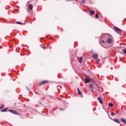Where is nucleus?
Wrapping results in <instances>:
<instances>
[{
	"label": "nucleus",
	"mask_w": 126,
	"mask_h": 126,
	"mask_svg": "<svg viewBox=\"0 0 126 126\" xmlns=\"http://www.w3.org/2000/svg\"><path fill=\"white\" fill-rule=\"evenodd\" d=\"M114 30L115 31V32L118 33V34H121L122 33V30L117 28V27H114Z\"/></svg>",
	"instance_id": "nucleus-1"
},
{
	"label": "nucleus",
	"mask_w": 126,
	"mask_h": 126,
	"mask_svg": "<svg viewBox=\"0 0 126 126\" xmlns=\"http://www.w3.org/2000/svg\"><path fill=\"white\" fill-rule=\"evenodd\" d=\"M97 87H98V85H97L96 83L90 85V88H92V89H96Z\"/></svg>",
	"instance_id": "nucleus-2"
},
{
	"label": "nucleus",
	"mask_w": 126,
	"mask_h": 126,
	"mask_svg": "<svg viewBox=\"0 0 126 126\" xmlns=\"http://www.w3.org/2000/svg\"><path fill=\"white\" fill-rule=\"evenodd\" d=\"M49 82H50L49 81L44 80L42 82H40L39 83V85H42V84H43L44 85H46V84H47V83H49Z\"/></svg>",
	"instance_id": "nucleus-3"
},
{
	"label": "nucleus",
	"mask_w": 126,
	"mask_h": 126,
	"mask_svg": "<svg viewBox=\"0 0 126 126\" xmlns=\"http://www.w3.org/2000/svg\"><path fill=\"white\" fill-rule=\"evenodd\" d=\"M106 42L108 44H111L113 42V39L111 37H108L106 40Z\"/></svg>",
	"instance_id": "nucleus-4"
},
{
	"label": "nucleus",
	"mask_w": 126,
	"mask_h": 126,
	"mask_svg": "<svg viewBox=\"0 0 126 126\" xmlns=\"http://www.w3.org/2000/svg\"><path fill=\"white\" fill-rule=\"evenodd\" d=\"M8 112H10V113H12V114H14L15 115H18L17 111L13 110L12 109L9 110Z\"/></svg>",
	"instance_id": "nucleus-5"
},
{
	"label": "nucleus",
	"mask_w": 126,
	"mask_h": 126,
	"mask_svg": "<svg viewBox=\"0 0 126 126\" xmlns=\"http://www.w3.org/2000/svg\"><path fill=\"white\" fill-rule=\"evenodd\" d=\"M86 77H87L88 79H87L86 78L85 79V83H90V80H91V79L89 78V77L86 76Z\"/></svg>",
	"instance_id": "nucleus-6"
},
{
	"label": "nucleus",
	"mask_w": 126,
	"mask_h": 126,
	"mask_svg": "<svg viewBox=\"0 0 126 126\" xmlns=\"http://www.w3.org/2000/svg\"><path fill=\"white\" fill-rule=\"evenodd\" d=\"M93 57H94V60H97V59H98V54L97 53H94L93 55Z\"/></svg>",
	"instance_id": "nucleus-7"
},
{
	"label": "nucleus",
	"mask_w": 126,
	"mask_h": 126,
	"mask_svg": "<svg viewBox=\"0 0 126 126\" xmlns=\"http://www.w3.org/2000/svg\"><path fill=\"white\" fill-rule=\"evenodd\" d=\"M29 10H32V9H33V5L32 4H29Z\"/></svg>",
	"instance_id": "nucleus-8"
},
{
	"label": "nucleus",
	"mask_w": 126,
	"mask_h": 126,
	"mask_svg": "<svg viewBox=\"0 0 126 126\" xmlns=\"http://www.w3.org/2000/svg\"><path fill=\"white\" fill-rule=\"evenodd\" d=\"M121 121L122 122V123H124L125 125L126 124V119L125 118H121Z\"/></svg>",
	"instance_id": "nucleus-9"
},
{
	"label": "nucleus",
	"mask_w": 126,
	"mask_h": 126,
	"mask_svg": "<svg viewBox=\"0 0 126 126\" xmlns=\"http://www.w3.org/2000/svg\"><path fill=\"white\" fill-rule=\"evenodd\" d=\"M97 99L100 104H103V101L102 100V98H101V97H98Z\"/></svg>",
	"instance_id": "nucleus-10"
},
{
	"label": "nucleus",
	"mask_w": 126,
	"mask_h": 126,
	"mask_svg": "<svg viewBox=\"0 0 126 126\" xmlns=\"http://www.w3.org/2000/svg\"><path fill=\"white\" fill-rule=\"evenodd\" d=\"M114 122L115 123H117V124H121V122L118 120V119H113Z\"/></svg>",
	"instance_id": "nucleus-11"
},
{
	"label": "nucleus",
	"mask_w": 126,
	"mask_h": 126,
	"mask_svg": "<svg viewBox=\"0 0 126 126\" xmlns=\"http://www.w3.org/2000/svg\"><path fill=\"white\" fill-rule=\"evenodd\" d=\"M78 94H79L81 96H82V94L81 93V92H80V90H79V88H77Z\"/></svg>",
	"instance_id": "nucleus-12"
},
{
	"label": "nucleus",
	"mask_w": 126,
	"mask_h": 126,
	"mask_svg": "<svg viewBox=\"0 0 126 126\" xmlns=\"http://www.w3.org/2000/svg\"><path fill=\"white\" fill-rule=\"evenodd\" d=\"M79 62L80 63H82V57H81L79 59Z\"/></svg>",
	"instance_id": "nucleus-13"
},
{
	"label": "nucleus",
	"mask_w": 126,
	"mask_h": 126,
	"mask_svg": "<svg viewBox=\"0 0 126 126\" xmlns=\"http://www.w3.org/2000/svg\"><path fill=\"white\" fill-rule=\"evenodd\" d=\"M7 110H8V108H6L1 111V112H7Z\"/></svg>",
	"instance_id": "nucleus-14"
},
{
	"label": "nucleus",
	"mask_w": 126,
	"mask_h": 126,
	"mask_svg": "<svg viewBox=\"0 0 126 126\" xmlns=\"http://www.w3.org/2000/svg\"><path fill=\"white\" fill-rule=\"evenodd\" d=\"M94 12H95L94 11H91V10L90 11V14H92L93 15H94Z\"/></svg>",
	"instance_id": "nucleus-15"
},
{
	"label": "nucleus",
	"mask_w": 126,
	"mask_h": 126,
	"mask_svg": "<svg viewBox=\"0 0 126 126\" xmlns=\"http://www.w3.org/2000/svg\"><path fill=\"white\" fill-rule=\"evenodd\" d=\"M86 0H81V2H82V3H86Z\"/></svg>",
	"instance_id": "nucleus-16"
},
{
	"label": "nucleus",
	"mask_w": 126,
	"mask_h": 126,
	"mask_svg": "<svg viewBox=\"0 0 126 126\" xmlns=\"http://www.w3.org/2000/svg\"><path fill=\"white\" fill-rule=\"evenodd\" d=\"M95 17L96 18H99V14H96Z\"/></svg>",
	"instance_id": "nucleus-17"
},
{
	"label": "nucleus",
	"mask_w": 126,
	"mask_h": 126,
	"mask_svg": "<svg viewBox=\"0 0 126 126\" xmlns=\"http://www.w3.org/2000/svg\"><path fill=\"white\" fill-rule=\"evenodd\" d=\"M16 24H20L21 25H22V23L20 22H17Z\"/></svg>",
	"instance_id": "nucleus-18"
},
{
	"label": "nucleus",
	"mask_w": 126,
	"mask_h": 126,
	"mask_svg": "<svg viewBox=\"0 0 126 126\" xmlns=\"http://www.w3.org/2000/svg\"><path fill=\"white\" fill-rule=\"evenodd\" d=\"M109 106H110V107H113L114 105L113 104V103H109Z\"/></svg>",
	"instance_id": "nucleus-19"
},
{
	"label": "nucleus",
	"mask_w": 126,
	"mask_h": 126,
	"mask_svg": "<svg viewBox=\"0 0 126 126\" xmlns=\"http://www.w3.org/2000/svg\"><path fill=\"white\" fill-rule=\"evenodd\" d=\"M111 116H112V117H114V116H115V113L112 112L111 113Z\"/></svg>",
	"instance_id": "nucleus-20"
},
{
	"label": "nucleus",
	"mask_w": 126,
	"mask_h": 126,
	"mask_svg": "<svg viewBox=\"0 0 126 126\" xmlns=\"http://www.w3.org/2000/svg\"><path fill=\"white\" fill-rule=\"evenodd\" d=\"M41 48L43 49V50H46V47L42 46H41Z\"/></svg>",
	"instance_id": "nucleus-21"
},
{
	"label": "nucleus",
	"mask_w": 126,
	"mask_h": 126,
	"mask_svg": "<svg viewBox=\"0 0 126 126\" xmlns=\"http://www.w3.org/2000/svg\"><path fill=\"white\" fill-rule=\"evenodd\" d=\"M94 52L93 50H92L90 51V54H93Z\"/></svg>",
	"instance_id": "nucleus-22"
},
{
	"label": "nucleus",
	"mask_w": 126,
	"mask_h": 126,
	"mask_svg": "<svg viewBox=\"0 0 126 126\" xmlns=\"http://www.w3.org/2000/svg\"><path fill=\"white\" fill-rule=\"evenodd\" d=\"M124 54H126V49H125L124 50Z\"/></svg>",
	"instance_id": "nucleus-23"
},
{
	"label": "nucleus",
	"mask_w": 126,
	"mask_h": 126,
	"mask_svg": "<svg viewBox=\"0 0 126 126\" xmlns=\"http://www.w3.org/2000/svg\"><path fill=\"white\" fill-rule=\"evenodd\" d=\"M3 109V106H1V107H0V109Z\"/></svg>",
	"instance_id": "nucleus-24"
},
{
	"label": "nucleus",
	"mask_w": 126,
	"mask_h": 126,
	"mask_svg": "<svg viewBox=\"0 0 126 126\" xmlns=\"http://www.w3.org/2000/svg\"><path fill=\"white\" fill-rule=\"evenodd\" d=\"M59 109L61 110V111H63V109H62L61 108H60Z\"/></svg>",
	"instance_id": "nucleus-25"
},
{
	"label": "nucleus",
	"mask_w": 126,
	"mask_h": 126,
	"mask_svg": "<svg viewBox=\"0 0 126 126\" xmlns=\"http://www.w3.org/2000/svg\"><path fill=\"white\" fill-rule=\"evenodd\" d=\"M104 42V40H102V43H103Z\"/></svg>",
	"instance_id": "nucleus-26"
},
{
	"label": "nucleus",
	"mask_w": 126,
	"mask_h": 126,
	"mask_svg": "<svg viewBox=\"0 0 126 126\" xmlns=\"http://www.w3.org/2000/svg\"><path fill=\"white\" fill-rule=\"evenodd\" d=\"M91 91H93H93H93V90H91Z\"/></svg>",
	"instance_id": "nucleus-27"
}]
</instances>
